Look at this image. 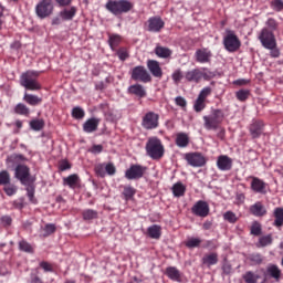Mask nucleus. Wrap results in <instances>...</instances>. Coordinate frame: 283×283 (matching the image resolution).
<instances>
[{
	"label": "nucleus",
	"mask_w": 283,
	"mask_h": 283,
	"mask_svg": "<svg viewBox=\"0 0 283 283\" xmlns=\"http://www.w3.org/2000/svg\"><path fill=\"white\" fill-rule=\"evenodd\" d=\"M147 67L150 72V74H153V76H155V78H163V69L160 67V63L158 61L148 60Z\"/></svg>",
	"instance_id": "nucleus-20"
},
{
	"label": "nucleus",
	"mask_w": 283,
	"mask_h": 283,
	"mask_svg": "<svg viewBox=\"0 0 283 283\" xmlns=\"http://www.w3.org/2000/svg\"><path fill=\"white\" fill-rule=\"evenodd\" d=\"M19 249L24 253H34V248L25 240L19 242Z\"/></svg>",
	"instance_id": "nucleus-42"
},
{
	"label": "nucleus",
	"mask_w": 283,
	"mask_h": 283,
	"mask_svg": "<svg viewBox=\"0 0 283 283\" xmlns=\"http://www.w3.org/2000/svg\"><path fill=\"white\" fill-rule=\"evenodd\" d=\"M90 154L98 155L103 153V145H93L91 148H88Z\"/></svg>",
	"instance_id": "nucleus-60"
},
{
	"label": "nucleus",
	"mask_w": 283,
	"mask_h": 283,
	"mask_svg": "<svg viewBox=\"0 0 283 283\" xmlns=\"http://www.w3.org/2000/svg\"><path fill=\"white\" fill-rule=\"evenodd\" d=\"M250 94H251V92H249V90H240L235 93V96H237L238 101L244 102V101H247V98H249Z\"/></svg>",
	"instance_id": "nucleus-52"
},
{
	"label": "nucleus",
	"mask_w": 283,
	"mask_h": 283,
	"mask_svg": "<svg viewBox=\"0 0 283 283\" xmlns=\"http://www.w3.org/2000/svg\"><path fill=\"white\" fill-rule=\"evenodd\" d=\"M146 153L153 160H160L165 156V146L158 137H150L146 143Z\"/></svg>",
	"instance_id": "nucleus-3"
},
{
	"label": "nucleus",
	"mask_w": 283,
	"mask_h": 283,
	"mask_svg": "<svg viewBox=\"0 0 283 283\" xmlns=\"http://www.w3.org/2000/svg\"><path fill=\"white\" fill-rule=\"evenodd\" d=\"M272 6L274 10H283V0H273Z\"/></svg>",
	"instance_id": "nucleus-64"
},
{
	"label": "nucleus",
	"mask_w": 283,
	"mask_h": 283,
	"mask_svg": "<svg viewBox=\"0 0 283 283\" xmlns=\"http://www.w3.org/2000/svg\"><path fill=\"white\" fill-rule=\"evenodd\" d=\"M108 45L111 50L115 51L118 45H120V35L118 34H111L108 38Z\"/></svg>",
	"instance_id": "nucleus-39"
},
{
	"label": "nucleus",
	"mask_w": 283,
	"mask_h": 283,
	"mask_svg": "<svg viewBox=\"0 0 283 283\" xmlns=\"http://www.w3.org/2000/svg\"><path fill=\"white\" fill-rule=\"evenodd\" d=\"M219 244L216 240H207L203 244V249H209V251H216L218 249Z\"/></svg>",
	"instance_id": "nucleus-53"
},
{
	"label": "nucleus",
	"mask_w": 283,
	"mask_h": 283,
	"mask_svg": "<svg viewBox=\"0 0 283 283\" xmlns=\"http://www.w3.org/2000/svg\"><path fill=\"white\" fill-rule=\"evenodd\" d=\"M258 39L262 48L270 51V56L272 59H280V49L277 48V40L275 39L273 31L263 28L260 31Z\"/></svg>",
	"instance_id": "nucleus-1"
},
{
	"label": "nucleus",
	"mask_w": 283,
	"mask_h": 283,
	"mask_svg": "<svg viewBox=\"0 0 283 283\" xmlns=\"http://www.w3.org/2000/svg\"><path fill=\"white\" fill-rule=\"evenodd\" d=\"M249 262H251V266H260L264 262V256L260 253H252L248 256Z\"/></svg>",
	"instance_id": "nucleus-34"
},
{
	"label": "nucleus",
	"mask_w": 283,
	"mask_h": 283,
	"mask_svg": "<svg viewBox=\"0 0 283 283\" xmlns=\"http://www.w3.org/2000/svg\"><path fill=\"white\" fill-rule=\"evenodd\" d=\"M44 238H48V235H52V233H54V231H56V226H54L53 223H48L44 229Z\"/></svg>",
	"instance_id": "nucleus-54"
},
{
	"label": "nucleus",
	"mask_w": 283,
	"mask_h": 283,
	"mask_svg": "<svg viewBox=\"0 0 283 283\" xmlns=\"http://www.w3.org/2000/svg\"><path fill=\"white\" fill-rule=\"evenodd\" d=\"M264 277H272L275 282H280V280H282V270L275 264H269Z\"/></svg>",
	"instance_id": "nucleus-16"
},
{
	"label": "nucleus",
	"mask_w": 283,
	"mask_h": 283,
	"mask_svg": "<svg viewBox=\"0 0 283 283\" xmlns=\"http://www.w3.org/2000/svg\"><path fill=\"white\" fill-rule=\"evenodd\" d=\"M99 124L101 119L92 117L83 124V132H85V134H93V132H96V129H98Z\"/></svg>",
	"instance_id": "nucleus-21"
},
{
	"label": "nucleus",
	"mask_w": 283,
	"mask_h": 283,
	"mask_svg": "<svg viewBox=\"0 0 283 283\" xmlns=\"http://www.w3.org/2000/svg\"><path fill=\"white\" fill-rule=\"evenodd\" d=\"M123 196L125 200H132V198L136 196V189H134L132 186H126L124 187Z\"/></svg>",
	"instance_id": "nucleus-44"
},
{
	"label": "nucleus",
	"mask_w": 283,
	"mask_h": 283,
	"mask_svg": "<svg viewBox=\"0 0 283 283\" xmlns=\"http://www.w3.org/2000/svg\"><path fill=\"white\" fill-rule=\"evenodd\" d=\"M217 167L220 171H231V168L233 167V159L227 155H221L217 159Z\"/></svg>",
	"instance_id": "nucleus-15"
},
{
	"label": "nucleus",
	"mask_w": 283,
	"mask_h": 283,
	"mask_svg": "<svg viewBox=\"0 0 283 283\" xmlns=\"http://www.w3.org/2000/svg\"><path fill=\"white\" fill-rule=\"evenodd\" d=\"M0 185H10V172L8 170L0 171Z\"/></svg>",
	"instance_id": "nucleus-51"
},
{
	"label": "nucleus",
	"mask_w": 283,
	"mask_h": 283,
	"mask_svg": "<svg viewBox=\"0 0 283 283\" xmlns=\"http://www.w3.org/2000/svg\"><path fill=\"white\" fill-rule=\"evenodd\" d=\"M165 28V21L158 17L148 19V32H160Z\"/></svg>",
	"instance_id": "nucleus-19"
},
{
	"label": "nucleus",
	"mask_w": 283,
	"mask_h": 283,
	"mask_svg": "<svg viewBox=\"0 0 283 283\" xmlns=\"http://www.w3.org/2000/svg\"><path fill=\"white\" fill-rule=\"evenodd\" d=\"M105 8L111 14L118 17L130 12L134 9V3L129 0H108Z\"/></svg>",
	"instance_id": "nucleus-2"
},
{
	"label": "nucleus",
	"mask_w": 283,
	"mask_h": 283,
	"mask_svg": "<svg viewBox=\"0 0 283 283\" xmlns=\"http://www.w3.org/2000/svg\"><path fill=\"white\" fill-rule=\"evenodd\" d=\"M64 185L70 187L71 189H76V185H78V175H71L69 177H65L64 179Z\"/></svg>",
	"instance_id": "nucleus-36"
},
{
	"label": "nucleus",
	"mask_w": 283,
	"mask_h": 283,
	"mask_svg": "<svg viewBox=\"0 0 283 283\" xmlns=\"http://www.w3.org/2000/svg\"><path fill=\"white\" fill-rule=\"evenodd\" d=\"M250 134L252 138H260L264 134V122L253 120L250 125Z\"/></svg>",
	"instance_id": "nucleus-18"
},
{
	"label": "nucleus",
	"mask_w": 283,
	"mask_h": 283,
	"mask_svg": "<svg viewBox=\"0 0 283 283\" xmlns=\"http://www.w3.org/2000/svg\"><path fill=\"white\" fill-rule=\"evenodd\" d=\"M250 213L255 216V218H263V216H266V208L264 205H262V202L256 201L250 207Z\"/></svg>",
	"instance_id": "nucleus-24"
},
{
	"label": "nucleus",
	"mask_w": 283,
	"mask_h": 283,
	"mask_svg": "<svg viewBox=\"0 0 283 283\" xmlns=\"http://www.w3.org/2000/svg\"><path fill=\"white\" fill-rule=\"evenodd\" d=\"M223 46L224 50L230 53L238 52L240 50L242 42L235 34V31L226 30V35L223 36Z\"/></svg>",
	"instance_id": "nucleus-5"
},
{
	"label": "nucleus",
	"mask_w": 283,
	"mask_h": 283,
	"mask_svg": "<svg viewBox=\"0 0 283 283\" xmlns=\"http://www.w3.org/2000/svg\"><path fill=\"white\" fill-rule=\"evenodd\" d=\"M128 92L135 94V96H138L139 98H145L147 96V91H145V87L140 84L129 86Z\"/></svg>",
	"instance_id": "nucleus-29"
},
{
	"label": "nucleus",
	"mask_w": 283,
	"mask_h": 283,
	"mask_svg": "<svg viewBox=\"0 0 283 283\" xmlns=\"http://www.w3.org/2000/svg\"><path fill=\"white\" fill-rule=\"evenodd\" d=\"M251 189L254 193H266V182L258 177H253L251 181Z\"/></svg>",
	"instance_id": "nucleus-22"
},
{
	"label": "nucleus",
	"mask_w": 283,
	"mask_h": 283,
	"mask_svg": "<svg viewBox=\"0 0 283 283\" xmlns=\"http://www.w3.org/2000/svg\"><path fill=\"white\" fill-rule=\"evenodd\" d=\"M23 102L28 103V105H31L32 107H36V105H41V103H43V98L36 95L24 93Z\"/></svg>",
	"instance_id": "nucleus-28"
},
{
	"label": "nucleus",
	"mask_w": 283,
	"mask_h": 283,
	"mask_svg": "<svg viewBox=\"0 0 283 283\" xmlns=\"http://www.w3.org/2000/svg\"><path fill=\"white\" fill-rule=\"evenodd\" d=\"M177 147L185 148L189 145V135L187 133H179L176 137Z\"/></svg>",
	"instance_id": "nucleus-33"
},
{
	"label": "nucleus",
	"mask_w": 283,
	"mask_h": 283,
	"mask_svg": "<svg viewBox=\"0 0 283 283\" xmlns=\"http://www.w3.org/2000/svg\"><path fill=\"white\" fill-rule=\"evenodd\" d=\"M83 218L85 220H94L95 218H98V212L93 209H86L83 211Z\"/></svg>",
	"instance_id": "nucleus-47"
},
{
	"label": "nucleus",
	"mask_w": 283,
	"mask_h": 283,
	"mask_svg": "<svg viewBox=\"0 0 283 283\" xmlns=\"http://www.w3.org/2000/svg\"><path fill=\"white\" fill-rule=\"evenodd\" d=\"M14 112H15V114H19L20 116H30V108L28 106H25V104H23V103H19L14 107Z\"/></svg>",
	"instance_id": "nucleus-40"
},
{
	"label": "nucleus",
	"mask_w": 283,
	"mask_h": 283,
	"mask_svg": "<svg viewBox=\"0 0 283 283\" xmlns=\"http://www.w3.org/2000/svg\"><path fill=\"white\" fill-rule=\"evenodd\" d=\"M117 56L119 61H127V59H129V53L125 49H119L117 51Z\"/></svg>",
	"instance_id": "nucleus-58"
},
{
	"label": "nucleus",
	"mask_w": 283,
	"mask_h": 283,
	"mask_svg": "<svg viewBox=\"0 0 283 283\" xmlns=\"http://www.w3.org/2000/svg\"><path fill=\"white\" fill-rule=\"evenodd\" d=\"M242 279L245 283H258L260 275L255 274L253 271H248L243 274Z\"/></svg>",
	"instance_id": "nucleus-38"
},
{
	"label": "nucleus",
	"mask_w": 283,
	"mask_h": 283,
	"mask_svg": "<svg viewBox=\"0 0 283 283\" xmlns=\"http://www.w3.org/2000/svg\"><path fill=\"white\" fill-rule=\"evenodd\" d=\"M211 92H212L211 87H210V86H206V87H203V88L200 91V93H199V95H198V98H201L202 101H207V98H208L209 96H211Z\"/></svg>",
	"instance_id": "nucleus-50"
},
{
	"label": "nucleus",
	"mask_w": 283,
	"mask_h": 283,
	"mask_svg": "<svg viewBox=\"0 0 283 283\" xmlns=\"http://www.w3.org/2000/svg\"><path fill=\"white\" fill-rule=\"evenodd\" d=\"M191 211L198 218H207L209 216V203L205 200H199L192 206Z\"/></svg>",
	"instance_id": "nucleus-12"
},
{
	"label": "nucleus",
	"mask_w": 283,
	"mask_h": 283,
	"mask_svg": "<svg viewBox=\"0 0 283 283\" xmlns=\"http://www.w3.org/2000/svg\"><path fill=\"white\" fill-rule=\"evenodd\" d=\"M39 74V71H27L22 73L20 76V85L31 92H36L41 88V84L36 81Z\"/></svg>",
	"instance_id": "nucleus-4"
},
{
	"label": "nucleus",
	"mask_w": 283,
	"mask_h": 283,
	"mask_svg": "<svg viewBox=\"0 0 283 283\" xmlns=\"http://www.w3.org/2000/svg\"><path fill=\"white\" fill-rule=\"evenodd\" d=\"M159 120L160 115L158 113L147 112L142 118V127L147 130L158 129Z\"/></svg>",
	"instance_id": "nucleus-9"
},
{
	"label": "nucleus",
	"mask_w": 283,
	"mask_h": 283,
	"mask_svg": "<svg viewBox=\"0 0 283 283\" xmlns=\"http://www.w3.org/2000/svg\"><path fill=\"white\" fill-rule=\"evenodd\" d=\"M197 63H211L213 54L209 49H199L195 53Z\"/></svg>",
	"instance_id": "nucleus-17"
},
{
	"label": "nucleus",
	"mask_w": 283,
	"mask_h": 283,
	"mask_svg": "<svg viewBox=\"0 0 283 283\" xmlns=\"http://www.w3.org/2000/svg\"><path fill=\"white\" fill-rule=\"evenodd\" d=\"M0 223L2 224V227H10V224H12V217L10 216L0 217Z\"/></svg>",
	"instance_id": "nucleus-61"
},
{
	"label": "nucleus",
	"mask_w": 283,
	"mask_h": 283,
	"mask_svg": "<svg viewBox=\"0 0 283 283\" xmlns=\"http://www.w3.org/2000/svg\"><path fill=\"white\" fill-rule=\"evenodd\" d=\"M185 78L188 83H200V81L207 78V73L200 69H193L185 73Z\"/></svg>",
	"instance_id": "nucleus-13"
},
{
	"label": "nucleus",
	"mask_w": 283,
	"mask_h": 283,
	"mask_svg": "<svg viewBox=\"0 0 283 283\" xmlns=\"http://www.w3.org/2000/svg\"><path fill=\"white\" fill-rule=\"evenodd\" d=\"M145 171H147V167L140 165H132L125 171V178L127 180H140L145 176Z\"/></svg>",
	"instance_id": "nucleus-10"
},
{
	"label": "nucleus",
	"mask_w": 283,
	"mask_h": 283,
	"mask_svg": "<svg viewBox=\"0 0 283 283\" xmlns=\"http://www.w3.org/2000/svg\"><path fill=\"white\" fill-rule=\"evenodd\" d=\"M95 174L99 176V178H105L106 170H105V164H98L95 166Z\"/></svg>",
	"instance_id": "nucleus-55"
},
{
	"label": "nucleus",
	"mask_w": 283,
	"mask_h": 283,
	"mask_svg": "<svg viewBox=\"0 0 283 283\" xmlns=\"http://www.w3.org/2000/svg\"><path fill=\"white\" fill-rule=\"evenodd\" d=\"M105 171L108 176H114L116 174V166L114 164H105Z\"/></svg>",
	"instance_id": "nucleus-62"
},
{
	"label": "nucleus",
	"mask_w": 283,
	"mask_h": 283,
	"mask_svg": "<svg viewBox=\"0 0 283 283\" xmlns=\"http://www.w3.org/2000/svg\"><path fill=\"white\" fill-rule=\"evenodd\" d=\"M206 99H202L200 97H197L195 104H193V109L195 112H202V109H205V107H207V105L205 104Z\"/></svg>",
	"instance_id": "nucleus-48"
},
{
	"label": "nucleus",
	"mask_w": 283,
	"mask_h": 283,
	"mask_svg": "<svg viewBox=\"0 0 283 283\" xmlns=\"http://www.w3.org/2000/svg\"><path fill=\"white\" fill-rule=\"evenodd\" d=\"M175 103L178 107H181V109H185V107H187V99H185V97L182 96H177L175 98Z\"/></svg>",
	"instance_id": "nucleus-59"
},
{
	"label": "nucleus",
	"mask_w": 283,
	"mask_h": 283,
	"mask_svg": "<svg viewBox=\"0 0 283 283\" xmlns=\"http://www.w3.org/2000/svg\"><path fill=\"white\" fill-rule=\"evenodd\" d=\"M274 218L273 226L277 228L283 227V208L274 209Z\"/></svg>",
	"instance_id": "nucleus-35"
},
{
	"label": "nucleus",
	"mask_w": 283,
	"mask_h": 283,
	"mask_svg": "<svg viewBox=\"0 0 283 283\" xmlns=\"http://www.w3.org/2000/svg\"><path fill=\"white\" fill-rule=\"evenodd\" d=\"M223 220L230 222V224H235L238 222V216L233 211H227L223 214Z\"/></svg>",
	"instance_id": "nucleus-45"
},
{
	"label": "nucleus",
	"mask_w": 283,
	"mask_h": 283,
	"mask_svg": "<svg viewBox=\"0 0 283 283\" xmlns=\"http://www.w3.org/2000/svg\"><path fill=\"white\" fill-rule=\"evenodd\" d=\"M201 262L205 266H216L218 264V253L212 252L203 255Z\"/></svg>",
	"instance_id": "nucleus-25"
},
{
	"label": "nucleus",
	"mask_w": 283,
	"mask_h": 283,
	"mask_svg": "<svg viewBox=\"0 0 283 283\" xmlns=\"http://www.w3.org/2000/svg\"><path fill=\"white\" fill-rule=\"evenodd\" d=\"M40 268L43 269L45 273H52L54 271L52 264L48 263L46 261L40 262Z\"/></svg>",
	"instance_id": "nucleus-57"
},
{
	"label": "nucleus",
	"mask_w": 283,
	"mask_h": 283,
	"mask_svg": "<svg viewBox=\"0 0 283 283\" xmlns=\"http://www.w3.org/2000/svg\"><path fill=\"white\" fill-rule=\"evenodd\" d=\"M202 244V239L196 238V237H190L186 241V247L187 249H198Z\"/></svg>",
	"instance_id": "nucleus-37"
},
{
	"label": "nucleus",
	"mask_w": 283,
	"mask_h": 283,
	"mask_svg": "<svg viewBox=\"0 0 283 283\" xmlns=\"http://www.w3.org/2000/svg\"><path fill=\"white\" fill-rule=\"evenodd\" d=\"M60 17H61V19H63V21H72L74 19V17H76L75 7H71L69 9L62 10L60 12Z\"/></svg>",
	"instance_id": "nucleus-31"
},
{
	"label": "nucleus",
	"mask_w": 283,
	"mask_h": 283,
	"mask_svg": "<svg viewBox=\"0 0 283 283\" xmlns=\"http://www.w3.org/2000/svg\"><path fill=\"white\" fill-rule=\"evenodd\" d=\"M171 78H172L174 83H176V84L180 83V81H182V71H180V69L176 70L172 73Z\"/></svg>",
	"instance_id": "nucleus-56"
},
{
	"label": "nucleus",
	"mask_w": 283,
	"mask_h": 283,
	"mask_svg": "<svg viewBox=\"0 0 283 283\" xmlns=\"http://www.w3.org/2000/svg\"><path fill=\"white\" fill-rule=\"evenodd\" d=\"M155 54L159 57V59H169L172 54L174 51H171L169 48L167 46H156L155 48Z\"/></svg>",
	"instance_id": "nucleus-30"
},
{
	"label": "nucleus",
	"mask_w": 283,
	"mask_h": 283,
	"mask_svg": "<svg viewBox=\"0 0 283 283\" xmlns=\"http://www.w3.org/2000/svg\"><path fill=\"white\" fill-rule=\"evenodd\" d=\"M166 275L172 282H182V273L176 266L166 268Z\"/></svg>",
	"instance_id": "nucleus-23"
},
{
	"label": "nucleus",
	"mask_w": 283,
	"mask_h": 283,
	"mask_svg": "<svg viewBox=\"0 0 283 283\" xmlns=\"http://www.w3.org/2000/svg\"><path fill=\"white\" fill-rule=\"evenodd\" d=\"M172 196L175 198H182L185 196V192L187 191V186H185L181 181L176 182L171 187Z\"/></svg>",
	"instance_id": "nucleus-27"
},
{
	"label": "nucleus",
	"mask_w": 283,
	"mask_h": 283,
	"mask_svg": "<svg viewBox=\"0 0 283 283\" xmlns=\"http://www.w3.org/2000/svg\"><path fill=\"white\" fill-rule=\"evenodd\" d=\"M71 115L73 118H75V120H81L85 118V111L81 106H75L73 107Z\"/></svg>",
	"instance_id": "nucleus-41"
},
{
	"label": "nucleus",
	"mask_w": 283,
	"mask_h": 283,
	"mask_svg": "<svg viewBox=\"0 0 283 283\" xmlns=\"http://www.w3.org/2000/svg\"><path fill=\"white\" fill-rule=\"evenodd\" d=\"M262 233V224L260 222L254 221L251 226V234L252 235H261Z\"/></svg>",
	"instance_id": "nucleus-49"
},
{
	"label": "nucleus",
	"mask_w": 283,
	"mask_h": 283,
	"mask_svg": "<svg viewBox=\"0 0 283 283\" xmlns=\"http://www.w3.org/2000/svg\"><path fill=\"white\" fill-rule=\"evenodd\" d=\"M14 178L21 182V185H30L34 182V177L30 174V167L24 164H20L14 169Z\"/></svg>",
	"instance_id": "nucleus-7"
},
{
	"label": "nucleus",
	"mask_w": 283,
	"mask_h": 283,
	"mask_svg": "<svg viewBox=\"0 0 283 283\" xmlns=\"http://www.w3.org/2000/svg\"><path fill=\"white\" fill-rule=\"evenodd\" d=\"M4 192L7 193V196H14V193H17V187L6 186L4 187Z\"/></svg>",
	"instance_id": "nucleus-63"
},
{
	"label": "nucleus",
	"mask_w": 283,
	"mask_h": 283,
	"mask_svg": "<svg viewBox=\"0 0 283 283\" xmlns=\"http://www.w3.org/2000/svg\"><path fill=\"white\" fill-rule=\"evenodd\" d=\"M54 12L52 0H41L35 6V14L39 19H48Z\"/></svg>",
	"instance_id": "nucleus-8"
},
{
	"label": "nucleus",
	"mask_w": 283,
	"mask_h": 283,
	"mask_svg": "<svg viewBox=\"0 0 283 283\" xmlns=\"http://www.w3.org/2000/svg\"><path fill=\"white\" fill-rule=\"evenodd\" d=\"M273 244V235L266 234L259 238L256 242L258 249H264V247H271Z\"/></svg>",
	"instance_id": "nucleus-32"
},
{
	"label": "nucleus",
	"mask_w": 283,
	"mask_h": 283,
	"mask_svg": "<svg viewBox=\"0 0 283 283\" xmlns=\"http://www.w3.org/2000/svg\"><path fill=\"white\" fill-rule=\"evenodd\" d=\"M25 156L21 154H13L7 158V163H25Z\"/></svg>",
	"instance_id": "nucleus-46"
},
{
	"label": "nucleus",
	"mask_w": 283,
	"mask_h": 283,
	"mask_svg": "<svg viewBox=\"0 0 283 283\" xmlns=\"http://www.w3.org/2000/svg\"><path fill=\"white\" fill-rule=\"evenodd\" d=\"M186 160L191 167H205L207 160L200 153H190L186 155Z\"/></svg>",
	"instance_id": "nucleus-14"
},
{
	"label": "nucleus",
	"mask_w": 283,
	"mask_h": 283,
	"mask_svg": "<svg viewBox=\"0 0 283 283\" xmlns=\"http://www.w3.org/2000/svg\"><path fill=\"white\" fill-rule=\"evenodd\" d=\"M147 233L153 240H160V237L163 235V228L158 224H153L148 227Z\"/></svg>",
	"instance_id": "nucleus-26"
},
{
	"label": "nucleus",
	"mask_w": 283,
	"mask_h": 283,
	"mask_svg": "<svg viewBox=\"0 0 283 283\" xmlns=\"http://www.w3.org/2000/svg\"><path fill=\"white\" fill-rule=\"evenodd\" d=\"M133 81H140L142 83H149L151 81V75L147 72L145 66H136L132 71Z\"/></svg>",
	"instance_id": "nucleus-11"
},
{
	"label": "nucleus",
	"mask_w": 283,
	"mask_h": 283,
	"mask_svg": "<svg viewBox=\"0 0 283 283\" xmlns=\"http://www.w3.org/2000/svg\"><path fill=\"white\" fill-rule=\"evenodd\" d=\"M45 126V123L43 119H33L30 122V127L33 129V132H41L43 127Z\"/></svg>",
	"instance_id": "nucleus-43"
},
{
	"label": "nucleus",
	"mask_w": 283,
	"mask_h": 283,
	"mask_svg": "<svg viewBox=\"0 0 283 283\" xmlns=\"http://www.w3.org/2000/svg\"><path fill=\"white\" fill-rule=\"evenodd\" d=\"M205 127L207 129H218L219 125L224 120V113L220 109H214L208 116H203Z\"/></svg>",
	"instance_id": "nucleus-6"
}]
</instances>
